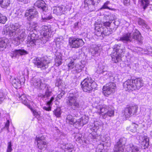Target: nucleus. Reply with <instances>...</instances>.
<instances>
[{"instance_id":"14","label":"nucleus","mask_w":152,"mask_h":152,"mask_svg":"<svg viewBox=\"0 0 152 152\" xmlns=\"http://www.w3.org/2000/svg\"><path fill=\"white\" fill-rule=\"evenodd\" d=\"M37 14L38 12L33 7L31 8L26 10L25 16L28 20L30 21L34 18L36 17Z\"/></svg>"},{"instance_id":"51","label":"nucleus","mask_w":152,"mask_h":152,"mask_svg":"<svg viewBox=\"0 0 152 152\" xmlns=\"http://www.w3.org/2000/svg\"><path fill=\"white\" fill-rule=\"evenodd\" d=\"M82 135L81 134L78 133L76 134L75 137V138L77 141L79 142H80L82 141Z\"/></svg>"},{"instance_id":"19","label":"nucleus","mask_w":152,"mask_h":152,"mask_svg":"<svg viewBox=\"0 0 152 152\" xmlns=\"http://www.w3.org/2000/svg\"><path fill=\"white\" fill-rule=\"evenodd\" d=\"M45 91L44 94H40L38 95V96L42 99L48 98L50 96L52 93V89L50 86H48L45 88Z\"/></svg>"},{"instance_id":"59","label":"nucleus","mask_w":152,"mask_h":152,"mask_svg":"<svg viewBox=\"0 0 152 152\" xmlns=\"http://www.w3.org/2000/svg\"><path fill=\"white\" fill-rule=\"evenodd\" d=\"M10 125V121L9 120H7L6 123L5 125L4 128L7 130L8 131H9V128Z\"/></svg>"},{"instance_id":"33","label":"nucleus","mask_w":152,"mask_h":152,"mask_svg":"<svg viewBox=\"0 0 152 152\" xmlns=\"http://www.w3.org/2000/svg\"><path fill=\"white\" fill-rule=\"evenodd\" d=\"M114 111L113 109L109 107L106 113L102 114L104 118L107 117V116L111 117L114 115Z\"/></svg>"},{"instance_id":"5","label":"nucleus","mask_w":152,"mask_h":152,"mask_svg":"<svg viewBox=\"0 0 152 152\" xmlns=\"http://www.w3.org/2000/svg\"><path fill=\"white\" fill-rule=\"evenodd\" d=\"M84 44V42L82 39L71 37L69 40V46L71 48H77L82 47Z\"/></svg>"},{"instance_id":"36","label":"nucleus","mask_w":152,"mask_h":152,"mask_svg":"<svg viewBox=\"0 0 152 152\" xmlns=\"http://www.w3.org/2000/svg\"><path fill=\"white\" fill-rule=\"evenodd\" d=\"M83 68V67L82 65L76 64L74 68L72 71V72L74 74L79 73L81 71Z\"/></svg>"},{"instance_id":"43","label":"nucleus","mask_w":152,"mask_h":152,"mask_svg":"<svg viewBox=\"0 0 152 152\" xmlns=\"http://www.w3.org/2000/svg\"><path fill=\"white\" fill-rule=\"evenodd\" d=\"M46 11H42L43 13L42 15V19L43 22H47L48 20L51 18V17L47 14H45L46 13Z\"/></svg>"},{"instance_id":"32","label":"nucleus","mask_w":152,"mask_h":152,"mask_svg":"<svg viewBox=\"0 0 152 152\" xmlns=\"http://www.w3.org/2000/svg\"><path fill=\"white\" fill-rule=\"evenodd\" d=\"M8 39L6 38H0V51L3 50L6 48Z\"/></svg>"},{"instance_id":"4","label":"nucleus","mask_w":152,"mask_h":152,"mask_svg":"<svg viewBox=\"0 0 152 152\" xmlns=\"http://www.w3.org/2000/svg\"><path fill=\"white\" fill-rule=\"evenodd\" d=\"M95 84V82L90 77L85 79L81 83L83 91L88 93H91L94 88L93 85Z\"/></svg>"},{"instance_id":"40","label":"nucleus","mask_w":152,"mask_h":152,"mask_svg":"<svg viewBox=\"0 0 152 152\" xmlns=\"http://www.w3.org/2000/svg\"><path fill=\"white\" fill-rule=\"evenodd\" d=\"M109 106H107L106 105H103L102 106H99L97 107V108L99 109L100 113V114L102 115L105 113H106L108 109Z\"/></svg>"},{"instance_id":"8","label":"nucleus","mask_w":152,"mask_h":152,"mask_svg":"<svg viewBox=\"0 0 152 152\" xmlns=\"http://www.w3.org/2000/svg\"><path fill=\"white\" fill-rule=\"evenodd\" d=\"M95 30L97 31L96 35L98 36H102L103 37L105 36H109L113 33L111 29L102 27L101 25H99L95 28Z\"/></svg>"},{"instance_id":"2","label":"nucleus","mask_w":152,"mask_h":152,"mask_svg":"<svg viewBox=\"0 0 152 152\" xmlns=\"http://www.w3.org/2000/svg\"><path fill=\"white\" fill-rule=\"evenodd\" d=\"M78 96L76 93H69L66 99L68 106L73 110H78L81 107V104L78 100Z\"/></svg>"},{"instance_id":"12","label":"nucleus","mask_w":152,"mask_h":152,"mask_svg":"<svg viewBox=\"0 0 152 152\" xmlns=\"http://www.w3.org/2000/svg\"><path fill=\"white\" fill-rule=\"evenodd\" d=\"M126 141V138H121L115 145L114 152H123Z\"/></svg>"},{"instance_id":"17","label":"nucleus","mask_w":152,"mask_h":152,"mask_svg":"<svg viewBox=\"0 0 152 152\" xmlns=\"http://www.w3.org/2000/svg\"><path fill=\"white\" fill-rule=\"evenodd\" d=\"M124 88L129 91L135 90L133 79L128 80L123 83Z\"/></svg>"},{"instance_id":"25","label":"nucleus","mask_w":152,"mask_h":152,"mask_svg":"<svg viewBox=\"0 0 152 152\" xmlns=\"http://www.w3.org/2000/svg\"><path fill=\"white\" fill-rule=\"evenodd\" d=\"M31 38L29 37H27V39L26 40V43L28 45V46H34V45H37L39 44L40 41L38 39H31Z\"/></svg>"},{"instance_id":"48","label":"nucleus","mask_w":152,"mask_h":152,"mask_svg":"<svg viewBox=\"0 0 152 152\" xmlns=\"http://www.w3.org/2000/svg\"><path fill=\"white\" fill-rule=\"evenodd\" d=\"M110 4V2L109 1H107L104 4L101 9H108L111 10L115 11L116 10L115 8H111L108 7V5Z\"/></svg>"},{"instance_id":"60","label":"nucleus","mask_w":152,"mask_h":152,"mask_svg":"<svg viewBox=\"0 0 152 152\" xmlns=\"http://www.w3.org/2000/svg\"><path fill=\"white\" fill-rule=\"evenodd\" d=\"M31 108H29L30 109L31 111H32L34 115H38V113L37 111L36 110L33 109L31 107Z\"/></svg>"},{"instance_id":"24","label":"nucleus","mask_w":152,"mask_h":152,"mask_svg":"<svg viewBox=\"0 0 152 152\" xmlns=\"http://www.w3.org/2000/svg\"><path fill=\"white\" fill-rule=\"evenodd\" d=\"M133 30L134 31L131 35L132 40L134 39L139 42H141L142 40V38L140 33L138 30L136 29H134Z\"/></svg>"},{"instance_id":"1","label":"nucleus","mask_w":152,"mask_h":152,"mask_svg":"<svg viewBox=\"0 0 152 152\" xmlns=\"http://www.w3.org/2000/svg\"><path fill=\"white\" fill-rule=\"evenodd\" d=\"M20 26L18 23L6 27L3 31V34L9 35L10 37L18 36L13 39V42L15 45L18 46L23 42L26 37L24 29H20Z\"/></svg>"},{"instance_id":"61","label":"nucleus","mask_w":152,"mask_h":152,"mask_svg":"<svg viewBox=\"0 0 152 152\" xmlns=\"http://www.w3.org/2000/svg\"><path fill=\"white\" fill-rule=\"evenodd\" d=\"M5 94H4L2 92H0V98L1 99L2 98H4V100L6 98Z\"/></svg>"},{"instance_id":"23","label":"nucleus","mask_w":152,"mask_h":152,"mask_svg":"<svg viewBox=\"0 0 152 152\" xmlns=\"http://www.w3.org/2000/svg\"><path fill=\"white\" fill-rule=\"evenodd\" d=\"M120 40L124 43L132 42V41L131 33H126L124 34L120 39Z\"/></svg>"},{"instance_id":"6","label":"nucleus","mask_w":152,"mask_h":152,"mask_svg":"<svg viewBox=\"0 0 152 152\" xmlns=\"http://www.w3.org/2000/svg\"><path fill=\"white\" fill-rule=\"evenodd\" d=\"M33 63L37 68H40L41 70L45 69L48 66L49 62L44 58L37 57L34 59Z\"/></svg>"},{"instance_id":"34","label":"nucleus","mask_w":152,"mask_h":152,"mask_svg":"<svg viewBox=\"0 0 152 152\" xmlns=\"http://www.w3.org/2000/svg\"><path fill=\"white\" fill-rule=\"evenodd\" d=\"M10 3V0H0V6L2 8H6Z\"/></svg>"},{"instance_id":"63","label":"nucleus","mask_w":152,"mask_h":152,"mask_svg":"<svg viewBox=\"0 0 152 152\" xmlns=\"http://www.w3.org/2000/svg\"><path fill=\"white\" fill-rule=\"evenodd\" d=\"M97 148H99V149H100L99 150H101L102 151L104 149V146L102 144H99L98 145V147Z\"/></svg>"},{"instance_id":"42","label":"nucleus","mask_w":152,"mask_h":152,"mask_svg":"<svg viewBox=\"0 0 152 152\" xmlns=\"http://www.w3.org/2000/svg\"><path fill=\"white\" fill-rule=\"evenodd\" d=\"M66 123L70 124H73L74 126L75 122L74 118L71 115H69L66 116Z\"/></svg>"},{"instance_id":"52","label":"nucleus","mask_w":152,"mask_h":152,"mask_svg":"<svg viewBox=\"0 0 152 152\" xmlns=\"http://www.w3.org/2000/svg\"><path fill=\"white\" fill-rule=\"evenodd\" d=\"M33 30H32L31 31H30L29 35L28 37H29L30 38H31V39H36L35 38L36 36V34L34 33L33 31Z\"/></svg>"},{"instance_id":"53","label":"nucleus","mask_w":152,"mask_h":152,"mask_svg":"<svg viewBox=\"0 0 152 152\" xmlns=\"http://www.w3.org/2000/svg\"><path fill=\"white\" fill-rule=\"evenodd\" d=\"M111 23L109 21H106L104 22L103 24H99V25H101L102 27H103L108 28L110 27Z\"/></svg>"},{"instance_id":"31","label":"nucleus","mask_w":152,"mask_h":152,"mask_svg":"<svg viewBox=\"0 0 152 152\" xmlns=\"http://www.w3.org/2000/svg\"><path fill=\"white\" fill-rule=\"evenodd\" d=\"M10 81L12 83V85L14 87L17 88H19L21 86V83L20 80L17 78H14L13 79L11 78Z\"/></svg>"},{"instance_id":"9","label":"nucleus","mask_w":152,"mask_h":152,"mask_svg":"<svg viewBox=\"0 0 152 152\" xmlns=\"http://www.w3.org/2000/svg\"><path fill=\"white\" fill-rule=\"evenodd\" d=\"M138 107L136 105L130 106L124 109L122 112L123 115L126 118H129L136 114Z\"/></svg>"},{"instance_id":"13","label":"nucleus","mask_w":152,"mask_h":152,"mask_svg":"<svg viewBox=\"0 0 152 152\" xmlns=\"http://www.w3.org/2000/svg\"><path fill=\"white\" fill-rule=\"evenodd\" d=\"M100 1V0H85V5L88 7L90 11H95V7Z\"/></svg>"},{"instance_id":"15","label":"nucleus","mask_w":152,"mask_h":152,"mask_svg":"<svg viewBox=\"0 0 152 152\" xmlns=\"http://www.w3.org/2000/svg\"><path fill=\"white\" fill-rule=\"evenodd\" d=\"M67 10V8L64 5L56 6L53 7V12L57 15H60L64 14Z\"/></svg>"},{"instance_id":"54","label":"nucleus","mask_w":152,"mask_h":152,"mask_svg":"<svg viewBox=\"0 0 152 152\" xmlns=\"http://www.w3.org/2000/svg\"><path fill=\"white\" fill-rule=\"evenodd\" d=\"M7 145L8 146L7 150V152H11V151L12 150L11 141H10V142H8L7 143Z\"/></svg>"},{"instance_id":"7","label":"nucleus","mask_w":152,"mask_h":152,"mask_svg":"<svg viewBox=\"0 0 152 152\" xmlns=\"http://www.w3.org/2000/svg\"><path fill=\"white\" fill-rule=\"evenodd\" d=\"M42 32H43L44 36L49 39L51 36V34L54 33L56 31L54 26L44 25L41 27Z\"/></svg>"},{"instance_id":"46","label":"nucleus","mask_w":152,"mask_h":152,"mask_svg":"<svg viewBox=\"0 0 152 152\" xmlns=\"http://www.w3.org/2000/svg\"><path fill=\"white\" fill-rule=\"evenodd\" d=\"M54 114L57 118L61 116V108L59 107H57L53 111Z\"/></svg>"},{"instance_id":"38","label":"nucleus","mask_w":152,"mask_h":152,"mask_svg":"<svg viewBox=\"0 0 152 152\" xmlns=\"http://www.w3.org/2000/svg\"><path fill=\"white\" fill-rule=\"evenodd\" d=\"M105 66L101 64H99L97 69L96 72L97 73L100 74H103L106 70L105 69Z\"/></svg>"},{"instance_id":"18","label":"nucleus","mask_w":152,"mask_h":152,"mask_svg":"<svg viewBox=\"0 0 152 152\" xmlns=\"http://www.w3.org/2000/svg\"><path fill=\"white\" fill-rule=\"evenodd\" d=\"M36 140L37 141V146L39 149L42 150L45 148L46 142L44 136H41L38 137H37Z\"/></svg>"},{"instance_id":"22","label":"nucleus","mask_w":152,"mask_h":152,"mask_svg":"<svg viewBox=\"0 0 152 152\" xmlns=\"http://www.w3.org/2000/svg\"><path fill=\"white\" fill-rule=\"evenodd\" d=\"M135 90L139 89L144 85L142 79L140 78H137L133 80Z\"/></svg>"},{"instance_id":"49","label":"nucleus","mask_w":152,"mask_h":152,"mask_svg":"<svg viewBox=\"0 0 152 152\" xmlns=\"http://www.w3.org/2000/svg\"><path fill=\"white\" fill-rule=\"evenodd\" d=\"M70 58L71 60L68 64V69H73L76 64L74 61L75 60H72L71 58Z\"/></svg>"},{"instance_id":"21","label":"nucleus","mask_w":152,"mask_h":152,"mask_svg":"<svg viewBox=\"0 0 152 152\" xmlns=\"http://www.w3.org/2000/svg\"><path fill=\"white\" fill-rule=\"evenodd\" d=\"M34 6L41 10L42 11L47 10L46 5L45 1L42 0L37 1L34 3Z\"/></svg>"},{"instance_id":"62","label":"nucleus","mask_w":152,"mask_h":152,"mask_svg":"<svg viewBox=\"0 0 152 152\" xmlns=\"http://www.w3.org/2000/svg\"><path fill=\"white\" fill-rule=\"evenodd\" d=\"M44 110H46L48 111H49L51 110V107L50 106H49L48 107H43Z\"/></svg>"},{"instance_id":"50","label":"nucleus","mask_w":152,"mask_h":152,"mask_svg":"<svg viewBox=\"0 0 152 152\" xmlns=\"http://www.w3.org/2000/svg\"><path fill=\"white\" fill-rule=\"evenodd\" d=\"M7 20V18L5 16H3L0 13V23L2 24H4Z\"/></svg>"},{"instance_id":"30","label":"nucleus","mask_w":152,"mask_h":152,"mask_svg":"<svg viewBox=\"0 0 152 152\" xmlns=\"http://www.w3.org/2000/svg\"><path fill=\"white\" fill-rule=\"evenodd\" d=\"M127 151V152H140L139 148L131 144L128 145Z\"/></svg>"},{"instance_id":"28","label":"nucleus","mask_w":152,"mask_h":152,"mask_svg":"<svg viewBox=\"0 0 152 152\" xmlns=\"http://www.w3.org/2000/svg\"><path fill=\"white\" fill-rule=\"evenodd\" d=\"M101 47L96 45H92L91 46L90 49V51L92 55L94 56L96 54H98L100 52Z\"/></svg>"},{"instance_id":"3","label":"nucleus","mask_w":152,"mask_h":152,"mask_svg":"<svg viewBox=\"0 0 152 152\" xmlns=\"http://www.w3.org/2000/svg\"><path fill=\"white\" fill-rule=\"evenodd\" d=\"M113 47L114 52L111 55V57L112 61L117 63L121 60V56L124 54L125 48L120 44L115 45Z\"/></svg>"},{"instance_id":"26","label":"nucleus","mask_w":152,"mask_h":152,"mask_svg":"<svg viewBox=\"0 0 152 152\" xmlns=\"http://www.w3.org/2000/svg\"><path fill=\"white\" fill-rule=\"evenodd\" d=\"M12 52V54H13V56L14 57L19 56L20 55H25L28 53L27 51L23 49L15 50Z\"/></svg>"},{"instance_id":"37","label":"nucleus","mask_w":152,"mask_h":152,"mask_svg":"<svg viewBox=\"0 0 152 152\" xmlns=\"http://www.w3.org/2000/svg\"><path fill=\"white\" fill-rule=\"evenodd\" d=\"M138 126L134 123H132L129 126L127 127L126 129L127 130L130 131L133 133L137 131V127Z\"/></svg>"},{"instance_id":"35","label":"nucleus","mask_w":152,"mask_h":152,"mask_svg":"<svg viewBox=\"0 0 152 152\" xmlns=\"http://www.w3.org/2000/svg\"><path fill=\"white\" fill-rule=\"evenodd\" d=\"M138 23L144 29L148 30L150 29L149 26L146 24L145 21L141 18L138 19Z\"/></svg>"},{"instance_id":"39","label":"nucleus","mask_w":152,"mask_h":152,"mask_svg":"<svg viewBox=\"0 0 152 152\" xmlns=\"http://www.w3.org/2000/svg\"><path fill=\"white\" fill-rule=\"evenodd\" d=\"M139 2L140 3L142 7L144 10H145L148 6L150 3L149 0H138Z\"/></svg>"},{"instance_id":"55","label":"nucleus","mask_w":152,"mask_h":152,"mask_svg":"<svg viewBox=\"0 0 152 152\" xmlns=\"http://www.w3.org/2000/svg\"><path fill=\"white\" fill-rule=\"evenodd\" d=\"M31 26L33 28V29L34 30H36L38 28V23H36L33 22L31 25Z\"/></svg>"},{"instance_id":"56","label":"nucleus","mask_w":152,"mask_h":152,"mask_svg":"<svg viewBox=\"0 0 152 152\" xmlns=\"http://www.w3.org/2000/svg\"><path fill=\"white\" fill-rule=\"evenodd\" d=\"M64 92H61L60 94H58L56 97V100L58 101V100L60 99L62 96L64 95Z\"/></svg>"},{"instance_id":"20","label":"nucleus","mask_w":152,"mask_h":152,"mask_svg":"<svg viewBox=\"0 0 152 152\" xmlns=\"http://www.w3.org/2000/svg\"><path fill=\"white\" fill-rule=\"evenodd\" d=\"M89 128L90 130L92 131V132L89 134L88 137L92 139L96 138L97 137V133L96 132L99 127L98 126H96L95 124H94V126H90Z\"/></svg>"},{"instance_id":"44","label":"nucleus","mask_w":152,"mask_h":152,"mask_svg":"<svg viewBox=\"0 0 152 152\" xmlns=\"http://www.w3.org/2000/svg\"><path fill=\"white\" fill-rule=\"evenodd\" d=\"M104 18L105 20L112 21L116 18V16L113 14H109L108 15H105Z\"/></svg>"},{"instance_id":"29","label":"nucleus","mask_w":152,"mask_h":152,"mask_svg":"<svg viewBox=\"0 0 152 152\" xmlns=\"http://www.w3.org/2000/svg\"><path fill=\"white\" fill-rule=\"evenodd\" d=\"M19 98L23 104L26 106L28 108H31V106L29 104V101L27 98L26 95L25 94L21 95L19 96Z\"/></svg>"},{"instance_id":"11","label":"nucleus","mask_w":152,"mask_h":152,"mask_svg":"<svg viewBox=\"0 0 152 152\" xmlns=\"http://www.w3.org/2000/svg\"><path fill=\"white\" fill-rule=\"evenodd\" d=\"M115 84L113 82L109 83L103 88V93L104 96H108L115 91Z\"/></svg>"},{"instance_id":"10","label":"nucleus","mask_w":152,"mask_h":152,"mask_svg":"<svg viewBox=\"0 0 152 152\" xmlns=\"http://www.w3.org/2000/svg\"><path fill=\"white\" fill-rule=\"evenodd\" d=\"M31 83L35 88L39 90H44L46 86H50L47 84L42 83L41 79L37 76H34L32 78Z\"/></svg>"},{"instance_id":"41","label":"nucleus","mask_w":152,"mask_h":152,"mask_svg":"<svg viewBox=\"0 0 152 152\" xmlns=\"http://www.w3.org/2000/svg\"><path fill=\"white\" fill-rule=\"evenodd\" d=\"M20 10L18 8H14L11 12V15L13 17H18L19 15H21Z\"/></svg>"},{"instance_id":"64","label":"nucleus","mask_w":152,"mask_h":152,"mask_svg":"<svg viewBox=\"0 0 152 152\" xmlns=\"http://www.w3.org/2000/svg\"><path fill=\"white\" fill-rule=\"evenodd\" d=\"M78 23H79L78 22H77L75 23L74 27L75 28H76L77 27H78Z\"/></svg>"},{"instance_id":"16","label":"nucleus","mask_w":152,"mask_h":152,"mask_svg":"<svg viewBox=\"0 0 152 152\" xmlns=\"http://www.w3.org/2000/svg\"><path fill=\"white\" fill-rule=\"evenodd\" d=\"M88 119V116L84 115L77 120L75 122L74 126L76 128L82 127L87 123L89 121Z\"/></svg>"},{"instance_id":"57","label":"nucleus","mask_w":152,"mask_h":152,"mask_svg":"<svg viewBox=\"0 0 152 152\" xmlns=\"http://www.w3.org/2000/svg\"><path fill=\"white\" fill-rule=\"evenodd\" d=\"M130 0H124L123 3L124 5L128 6L130 4Z\"/></svg>"},{"instance_id":"45","label":"nucleus","mask_w":152,"mask_h":152,"mask_svg":"<svg viewBox=\"0 0 152 152\" xmlns=\"http://www.w3.org/2000/svg\"><path fill=\"white\" fill-rule=\"evenodd\" d=\"M65 152H72L74 149V146L72 144L69 143L65 146Z\"/></svg>"},{"instance_id":"58","label":"nucleus","mask_w":152,"mask_h":152,"mask_svg":"<svg viewBox=\"0 0 152 152\" xmlns=\"http://www.w3.org/2000/svg\"><path fill=\"white\" fill-rule=\"evenodd\" d=\"M54 99V97H52L50 99V100L47 102V105L49 106H50L52 105V102Z\"/></svg>"},{"instance_id":"47","label":"nucleus","mask_w":152,"mask_h":152,"mask_svg":"<svg viewBox=\"0 0 152 152\" xmlns=\"http://www.w3.org/2000/svg\"><path fill=\"white\" fill-rule=\"evenodd\" d=\"M62 57L61 56H56L55 59V65L56 66H58L61 64Z\"/></svg>"},{"instance_id":"27","label":"nucleus","mask_w":152,"mask_h":152,"mask_svg":"<svg viewBox=\"0 0 152 152\" xmlns=\"http://www.w3.org/2000/svg\"><path fill=\"white\" fill-rule=\"evenodd\" d=\"M142 137V140L141 142L142 147L144 149L148 148L149 146V137L146 136H143Z\"/></svg>"}]
</instances>
